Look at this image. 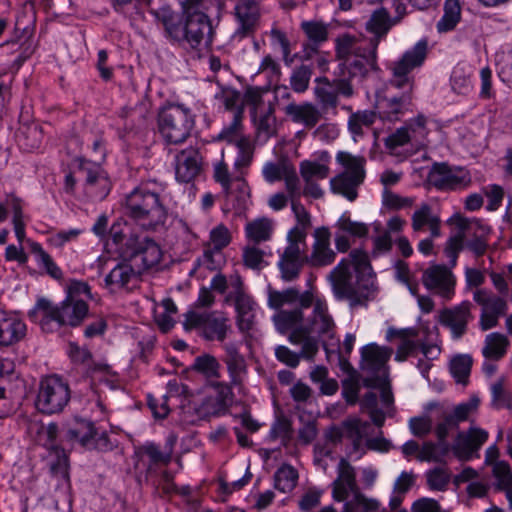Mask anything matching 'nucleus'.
I'll list each match as a JSON object with an SVG mask.
<instances>
[{"label": "nucleus", "mask_w": 512, "mask_h": 512, "mask_svg": "<svg viewBox=\"0 0 512 512\" xmlns=\"http://www.w3.org/2000/svg\"><path fill=\"white\" fill-rule=\"evenodd\" d=\"M338 300H347L351 308L366 306L376 292V275L369 256L362 249H353L326 276Z\"/></svg>", "instance_id": "nucleus-1"}, {"label": "nucleus", "mask_w": 512, "mask_h": 512, "mask_svg": "<svg viewBox=\"0 0 512 512\" xmlns=\"http://www.w3.org/2000/svg\"><path fill=\"white\" fill-rule=\"evenodd\" d=\"M66 291V298L59 305L41 299L30 312V317L39 323L43 331L79 326L88 315L87 300L92 299L90 286L86 282L72 280Z\"/></svg>", "instance_id": "nucleus-2"}, {"label": "nucleus", "mask_w": 512, "mask_h": 512, "mask_svg": "<svg viewBox=\"0 0 512 512\" xmlns=\"http://www.w3.org/2000/svg\"><path fill=\"white\" fill-rule=\"evenodd\" d=\"M165 189V184L155 180L141 182L125 196L124 214L144 230L164 229L168 219V209L163 202Z\"/></svg>", "instance_id": "nucleus-3"}, {"label": "nucleus", "mask_w": 512, "mask_h": 512, "mask_svg": "<svg viewBox=\"0 0 512 512\" xmlns=\"http://www.w3.org/2000/svg\"><path fill=\"white\" fill-rule=\"evenodd\" d=\"M162 24L166 36L171 40L185 41L191 48L201 50L212 42L213 29L209 17L200 11L188 8L183 15L169 7L151 11Z\"/></svg>", "instance_id": "nucleus-4"}, {"label": "nucleus", "mask_w": 512, "mask_h": 512, "mask_svg": "<svg viewBox=\"0 0 512 512\" xmlns=\"http://www.w3.org/2000/svg\"><path fill=\"white\" fill-rule=\"evenodd\" d=\"M306 246H299L300 257L297 262L285 259L284 250L279 254L277 263L282 280L292 282L299 278L305 264L312 268L330 266L336 259V252L331 247V233L328 227H318L313 232V243L309 255L305 254Z\"/></svg>", "instance_id": "nucleus-5"}, {"label": "nucleus", "mask_w": 512, "mask_h": 512, "mask_svg": "<svg viewBox=\"0 0 512 512\" xmlns=\"http://www.w3.org/2000/svg\"><path fill=\"white\" fill-rule=\"evenodd\" d=\"M336 162L342 171L330 179V190L353 202L358 197V188L366 177V159L362 155L339 151L336 154Z\"/></svg>", "instance_id": "nucleus-6"}, {"label": "nucleus", "mask_w": 512, "mask_h": 512, "mask_svg": "<svg viewBox=\"0 0 512 512\" xmlns=\"http://www.w3.org/2000/svg\"><path fill=\"white\" fill-rule=\"evenodd\" d=\"M112 238L115 243L121 244L122 256L131 260L140 258L143 269L157 266L162 259L160 246L147 236L124 230L116 231V227L113 226Z\"/></svg>", "instance_id": "nucleus-7"}, {"label": "nucleus", "mask_w": 512, "mask_h": 512, "mask_svg": "<svg viewBox=\"0 0 512 512\" xmlns=\"http://www.w3.org/2000/svg\"><path fill=\"white\" fill-rule=\"evenodd\" d=\"M428 52L426 39L418 41L411 49L390 65L389 85L396 89L414 91L415 79L412 71L423 65Z\"/></svg>", "instance_id": "nucleus-8"}, {"label": "nucleus", "mask_w": 512, "mask_h": 512, "mask_svg": "<svg viewBox=\"0 0 512 512\" xmlns=\"http://www.w3.org/2000/svg\"><path fill=\"white\" fill-rule=\"evenodd\" d=\"M193 124L190 110L182 105L167 106L159 114V131L170 144L183 143L189 137Z\"/></svg>", "instance_id": "nucleus-9"}, {"label": "nucleus", "mask_w": 512, "mask_h": 512, "mask_svg": "<svg viewBox=\"0 0 512 512\" xmlns=\"http://www.w3.org/2000/svg\"><path fill=\"white\" fill-rule=\"evenodd\" d=\"M70 400V388L67 382L56 375L43 378L36 397V408L44 414L61 412Z\"/></svg>", "instance_id": "nucleus-10"}, {"label": "nucleus", "mask_w": 512, "mask_h": 512, "mask_svg": "<svg viewBox=\"0 0 512 512\" xmlns=\"http://www.w3.org/2000/svg\"><path fill=\"white\" fill-rule=\"evenodd\" d=\"M228 317L219 311L186 313L183 322L186 330L201 329L202 336L208 341L223 342L230 330Z\"/></svg>", "instance_id": "nucleus-11"}, {"label": "nucleus", "mask_w": 512, "mask_h": 512, "mask_svg": "<svg viewBox=\"0 0 512 512\" xmlns=\"http://www.w3.org/2000/svg\"><path fill=\"white\" fill-rule=\"evenodd\" d=\"M291 210L296 223L286 234V246L283 250L285 259L289 258V262H297L300 257L299 246H306L308 230L312 226V221L311 214L300 200L291 202Z\"/></svg>", "instance_id": "nucleus-12"}, {"label": "nucleus", "mask_w": 512, "mask_h": 512, "mask_svg": "<svg viewBox=\"0 0 512 512\" xmlns=\"http://www.w3.org/2000/svg\"><path fill=\"white\" fill-rule=\"evenodd\" d=\"M67 437L73 443H78L87 449L108 451L112 443L106 433H99L92 421L83 418H74L67 425Z\"/></svg>", "instance_id": "nucleus-13"}, {"label": "nucleus", "mask_w": 512, "mask_h": 512, "mask_svg": "<svg viewBox=\"0 0 512 512\" xmlns=\"http://www.w3.org/2000/svg\"><path fill=\"white\" fill-rule=\"evenodd\" d=\"M428 182L441 191L460 190L471 184V175L462 167L435 163L429 171Z\"/></svg>", "instance_id": "nucleus-14"}, {"label": "nucleus", "mask_w": 512, "mask_h": 512, "mask_svg": "<svg viewBox=\"0 0 512 512\" xmlns=\"http://www.w3.org/2000/svg\"><path fill=\"white\" fill-rule=\"evenodd\" d=\"M229 285L232 290L226 295L225 302H234L240 330H250L255 318L256 303L244 292L243 281L238 274L230 277Z\"/></svg>", "instance_id": "nucleus-15"}, {"label": "nucleus", "mask_w": 512, "mask_h": 512, "mask_svg": "<svg viewBox=\"0 0 512 512\" xmlns=\"http://www.w3.org/2000/svg\"><path fill=\"white\" fill-rule=\"evenodd\" d=\"M488 432L482 428L471 425L466 431H460L451 450L455 457L460 461H469L474 457H479V450L488 439Z\"/></svg>", "instance_id": "nucleus-16"}, {"label": "nucleus", "mask_w": 512, "mask_h": 512, "mask_svg": "<svg viewBox=\"0 0 512 512\" xmlns=\"http://www.w3.org/2000/svg\"><path fill=\"white\" fill-rule=\"evenodd\" d=\"M423 285L445 300H450L455 294L456 279L452 271L444 265H433L422 275Z\"/></svg>", "instance_id": "nucleus-17"}, {"label": "nucleus", "mask_w": 512, "mask_h": 512, "mask_svg": "<svg viewBox=\"0 0 512 512\" xmlns=\"http://www.w3.org/2000/svg\"><path fill=\"white\" fill-rule=\"evenodd\" d=\"M336 472L337 476L331 484L332 498L337 502L345 503L350 495L353 496L360 490L356 479V469L347 459L341 458Z\"/></svg>", "instance_id": "nucleus-18"}, {"label": "nucleus", "mask_w": 512, "mask_h": 512, "mask_svg": "<svg viewBox=\"0 0 512 512\" xmlns=\"http://www.w3.org/2000/svg\"><path fill=\"white\" fill-rule=\"evenodd\" d=\"M223 350L224 356L222 361L226 366L229 381L238 392H242L248 374L245 357L240 353L238 345L233 342L224 344Z\"/></svg>", "instance_id": "nucleus-19"}, {"label": "nucleus", "mask_w": 512, "mask_h": 512, "mask_svg": "<svg viewBox=\"0 0 512 512\" xmlns=\"http://www.w3.org/2000/svg\"><path fill=\"white\" fill-rule=\"evenodd\" d=\"M305 329L322 340L332 339L336 333V324L324 300L316 299L312 314Z\"/></svg>", "instance_id": "nucleus-20"}, {"label": "nucleus", "mask_w": 512, "mask_h": 512, "mask_svg": "<svg viewBox=\"0 0 512 512\" xmlns=\"http://www.w3.org/2000/svg\"><path fill=\"white\" fill-rule=\"evenodd\" d=\"M202 171V157L198 148L190 146L175 156V177L178 182L190 183Z\"/></svg>", "instance_id": "nucleus-21"}, {"label": "nucleus", "mask_w": 512, "mask_h": 512, "mask_svg": "<svg viewBox=\"0 0 512 512\" xmlns=\"http://www.w3.org/2000/svg\"><path fill=\"white\" fill-rule=\"evenodd\" d=\"M471 307L470 302L463 301L452 308H445L440 311L438 322L449 328L454 338H460L465 334L467 325L472 319Z\"/></svg>", "instance_id": "nucleus-22"}, {"label": "nucleus", "mask_w": 512, "mask_h": 512, "mask_svg": "<svg viewBox=\"0 0 512 512\" xmlns=\"http://www.w3.org/2000/svg\"><path fill=\"white\" fill-rule=\"evenodd\" d=\"M84 174V189L87 196L103 200L111 189V182L104 170L95 164L86 163L80 167Z\"/></svg>", "instance_id": "nucleus-23"}, {"label": "nucleus", "mask_w": 512, "mask_h": 512, "mask_svg": "<svg viewBox=\"0 0 512 512\" xmlns=\"http://www.w3.org/2000/svg\"><path fill=\"white\" fill-rule=\"evenodd\" d=\"M375 47V43H372L368 37L362 34L343 33L335 40L336 56L343 62L348 61L351 57L362 55L370 51V48Z\"/></svg>", "instance_id": "nucleus-24"}, {"label": "nucleus", "mask_w": 512, "mask_h": 512, "mask_svg": "<svg viewBox=\"0 0 512 512\" xmlns=\"http://www.w3.org/2000/svg\"><path fill=\"white\" fill-rule=\"evenodd\" d=\"M413 91L403 90L400 96L382 97L378 101V113L382 120L398 121L410 110Z\"/></svg>", "instance_id": "nucleus-25"}, {"label": "nucleus", "mask_w": 512, "mask_h": 512, "mask_svg": "<svg viewBox=\"0 0 512 512\" xmlns=\"http://www.w3.org/2000/svg\"><path fill=\"white\" fill-rule=\"evenodd\" d=\"M392 349L389 347L369 344L362 348V368L363 370L375 374L379 373L381 378H386L388 367L387 362L392 355Z\"/></svg>", "instance_id": "nucleus-26"}, {"label": "nucleus", "mask_w": 512, "mask_h": 512, "mask_svg": "<svg viewBox=\"0 0 512 512\" xmlns=\"http://www.w3.org/2000/svg\"><path fill=\"white\" fill-rule=\"evenodd\" d=\"M27 327L22 319L12 313L0 311V347H10L26 336Z\"/></svg>", "instance_id": "nucleus-27"}, {"label": "nucleus", "mask_w": 512, "mask_h": 512, "mask_svg": "<svg viewBox=\"0 0 512 512\" xmlns=\"http://www.w3.org/2000/svg\"><path fill=\"white\" fill-rule=\"evenodd\" d=\"M411 226L414 232H423L428 230L432 238L441 235V219L433 213L432 207L427 203H422L412 214Z\"/></svg>", "instance_id": "nucleus-28"}, {"label": "nucleus", "mask_w": 512, "mask_h": 512, "mask_svg": "<svg viewBox=\"0 0 512 512\" xmlns=\"http://www.w3.org/2000/svg\"><path fill=\"white\" fill-rule=\"evenodd\" d=\"M331 156L328 151L317 153V160H303L299 164L302 180H324L330 174Z\"/></svg>", "instance_id": "nucleus-29"}, {"label": "nucleus", "mask_w": 512, "mask_h": 512, "mask_svg": "<svg viewBox=\"0 0 512 512\" xmlns=\"http://www.w3.org/2000/svg\"><path fill=\"white\" fill-rule=\"evenodd\" d=\"M275 223L273 219L263 216L246 223L244 228L247 242L261 244L270 241L274 233Z\"/></svg>", "instance_id": "nucleus-30"}, {"label": "nucleus", "mask_w": 512, "mask_h": 512, "mask_svg": "<svg viewBox=\"0 0 512 512\" xmlns=\"http://www.w3.org/2000/svg\"><path fill=\"white\" fill-rule=\"evenodd\" d=\"M285 113L290 119L304 125L306 128H313L321 119L320 110L312 103L302 104L290 103L285 107Z\"/></svg>", "instance_id": "nucleus-31"}, {"label": "nucleus", "mask_w": 512, "mask_h": 512, "mask_svg": "<svg viewBox=\"0 0 512 512\" xmlns=\"http://www.w3.org/2000/svg\"><path fill=\"white\" fill-rule=\"evenodd\" d=\"M9 214L12 215L15 235L19 242H23L26 237V223L22 212V204L19 199L11 197L7 198L4 204L0 203V222L5 221Z\"/></svg>", "instance_id": "nucleus-32"}, {"label": "nucleus", "mask_w": 512, "mask_h": 512, "mask_svg": "<svg viewBox=\"0 0 512 512\" xmlns=\"http://www.w3.org/2000/svg\"><path fill=\"white\" fill-rule=\"evenodd\" d=\"M138 272L133 266L123 261L118 263L109 274L105 277V286L110 292H117L118 290L127 287L133 280L137 278Z\"/></svg>", "instance_id": "nucleus-33"}, {"label": "nucleus", "mask_w": 512, "mask_h": 512, "mask_svg": "<svg viewBox=\"0 0 512 512\" xmlns=\"http://www.w3.org/2000/svg\"><path fill=\"white\" fill-rule=\"evenodd\" d=\"M394 22L391 20L389 12L382 7L375 10L365 24V29L373 36L368 38L378 47L380 41L387 35Z\"/></svg>", "instance_id": "nucleus-34"}, {"label": "nucleus", "mask_w": 512, "mask_h": 512, "mask_svg": "<svg viewBox=\"0 0 512 512\" xmlns=\"http://www.w3.org/2000/svg\"><path fill=\"white\" fill-rule=\"evenodd\" d=\"M377 49L378 47L370 48V51L356 57H351L348 61L343 62L342 65L348 70L351 77L363 78L370 71L378 69Z\"/></svg>", "instance_id": "nucleus-35"}, {"label": "nucleus", "mask_w": 512, "mask_h": 512, "mask_svg": "<svg viewBox=\"0 0 512 512\" xmlns=\"http://www.w3.org/2000/svg\"><path fill=\"white\" fill-rule=\"evenodd\" d=\"M223 193L226 199L232 202L233 208L237 212H242L247 209L251 198V187L246 177H236L234 184L223 190Z\"/></svg>", "instance_id": "nucleus-36"}, {"label": "nucleus", "mask_w": 512, "mask_h": 512, "mask_svg": "<svg viewBox=\"0 0 512 512\" xmlns=\"http://www.w3.org/2000/svg\"><path fill=\"white\" fill-rule=\"evenodd\" d=\"M303 320L304 314L300 308L279 310L272 317L276 330L281 334L294 333L296 330L305 329Z\"/></svg>", "instance_id": "nucleus-37"}, {"label": "nucleus", "mask_w": 512, "mask_h": 512, "mask_svg": "<svg viewBox=\"0 0 512 512\" xmlns=\"http://www.w3.org/2000/svg\"><path fill=\"white\" fill-rule=\"evenodd\" d=\"M176 441L177 437L172 434L167 438L165 451H161L160 448L153 443H147L139 449V453L142 457L148 459L150 468L156 465H168L172 459L173 448Z\"/></svg>", "instance_id": "nucleus-38"}, {"label": "nucleus", "mask_w": 512, "mask_h": 512, "mask_svg": "<svg viewBox=\"0 0 512 512\" xmlns=\"http://www.w3.org/2000/svg\"><path fill=\"white\" fill-rule=\"evenodd\" d=\"M418 335V332L414 328L402 329V330H388V338L398 337L401 342L397 347L395 360L402 362L405 361L409 356L414 355L415 351L419 347L417 341L414 340Z\"/></svg>", "instance_id": "nucleus-39"}, {"label": "nucleus", "mask_w": 512, "mask_h": 512, "mask_svg": "<svg viewBox=\"0 0 512 512\" xmlns=\"http://www.w3.org/2000/svg\"><path fill=\"white\" fill-rule=\"evenodd\" d=\"M239 31L245 35L251 32L259 19V7L253 0H242L235 7Z\"/></svg>", "instance_id": "nucleus-40"}, {"label": "nucleus", "mask_w": 512, "mask_h": 512, "mask_svg": "<svg viewBox=\"0 0 512 512\" xmlns=\"http://www.w3.org/2000/svg\"><path fill=\"white\" fill-rule=\"evenodd\" d=\"M252 117L259 137L267 140L276 134V118L274 116V108L270 103L267 104V107H262L259 111L252 112Z\"/></svg>", "instance_id": "nucleus-41"}, {"label": "nucleus", "mask_w": 512, "mask_h": 512, "mask_svg": "<svg viewBox=\"0 0 512 512\" xmlns=\"http://www.w3.org/2000/svg\"><path fill=\"white\" fill-rule=\"evenodd\" d=\"M288 340L294 345L301 344V352L298 353L300 357L311 359L317 353L319 349V340H322V338H318L316 335L308 332L306 329H299L294 333H290Z\"/></svg>", "instance_id": "nucleus-42"}, {"label": "nucleus", "mask_w": 512, "mask_h": 512, "mask_svg": "<svg viewBox=\"0 0 512 512\" xmlns=\"http://www.w3.org/2000/svg\"><path fill=\"white\" fill-rule=\"evenodd\" d=\"M426 123V117L423 115H418L405 125L409 138H411L410 144L416 150L423 149L427 146L429 130L426 127Z\"/></svg>", "instance_id": "nucleus-43"}, {"label": "nucleus", "mask_w": 512, "mask_h": 512, "mask_svg": "<svg viewBox=\"0 0 512 512\" xmlns=\"http://www.w3.org/2000/svg\"><path fill=\"white\" fill-rule=\"evenodd\" d=\"M492 475L495 479V488L505 492L509 507L512 509V468L510 464L508 462L495 463Z\"/></svg>", "instance_id": "nucleus-44"}, {"label": "nucleus", "mask_w": 512, "mask_h": 512, "mask_svg": "<svg viewBox=\"0 0 512 512\" xmlns=\"http://www.w3.org/2000/svg\"><path fill=\"white\" fill-rule=\"evenodd\" d=\"M191 370L201 374L207 380L220 378L221 365L217 358L211 354L197 356L191 366Z\"/></svg>", "instance_id": "nucleus-45"}, {"label": "nucleus", "mask_w": 512, "mask_h": 512, "mask_svg": "<svg viewBox=\"0 0 512 512\" xmlns=\"http://www.w3.org/2000/svg\"><path fill=\"white\" fill-rule=\"evenodd\" d=\"M473 300L482 307V312L505 313L507 304L504 299L485 289H477Z\"/></svg>", "instance_id": "nucleus-46"}, {"label": "nucleus", "mask_w": 512, "mask_h": 512, "mask_svg": "<svg viewBox=\"0 0 512 512\" xmlns=\"http://www.w3.org/2000/svg\"><path fill=\"white\" fill-rule=\"evenodd\" d=\"M508 345L509 340L504 334L490 333L485 338L482 354L485 358L499 360L506 354Z\"/></svg>", "instance_id": "nucleus-47"}, {"label": "nucleus", "mask_w": 512, "mask_h": 512, "mask_svg": "<svg viewBox=\"0 0 512 512\" xmlns=\"http://www.w3.org/2000/svg\"><path fill=\"white\" fill-rule=\"evenodd\" d=\"M444 14L437 22V30L440 33L453 30L461 19V5L459 0H445Z\"/></svg>", "instance_id": "nucleus-48"}, {"label": "nucleus", "mask_w": 512, "mask_h": 512, "mask_svg": "<svg viewBox=\"0 0 512 512\" xmlns=\"http://www.w3.org/2000/svg\"><path fill=\"white\" fill-rule=\"evenodd\" d=\"M232 236L230 230L224 225L219 224L210 231L207 249L204 252V259L210 260L213 251L220 252L231 242Z\"/></svg>", "instance_id": "nucleus-49"}, {"label": "nucleus", "mask_w": 512, "mask_h": 512, "mask_svg": "<svg viewBox=\"0 0 512 512\" xmlns=\"http://www.w3.org/2000/svg\"><path fill=\"white\" fill-rule=\"evenodd\" d=\"M298 478V472L293 466L283 464L274 474V487L282 493H289L296 487Z\"/></svg>", "instance_id": "nucleus-50"}, {"label": "nucleus", "mask_w": 512, "mask_h": 512, "mask_svg": "<svg viewBox=\"0 0 512 512\" xmlns=\"http://www.w3.org/2000/svg\"><path fill=\"white\" fill-rule=\"evenodd\" d=\"M17 139L22 149L29 152L34 151L42 144V128L37 124L24 126L20 129Z\"/></svg>", "instance_id": "nucleus-51"}, {"label": "nucleus", "mask_w": 512, "mask_h": 512, "mask_svg": "<svg viewBox=\"0 0 512 512\" xmlns=\"http://www.w3.org/2000/svg\"><path fill=\"white\" fill-rule=\"evenodd\" d=\"M301 29L312 46H319L328 39L329 26L322 21H303Z\"/></svg>", "instance_id": "nucleus-52"}, {"label": "nucleus", "mask_w": 512, "mask_h": 512, "mask_svg": "<svg viewBox=\"0 0 512 512\" xmlns=\"http://www.w3.org/2000/svg\"><path fill=\"white\" fill-rule=\"evenodd\" d=\"M426 484L431 491L445 492L451 482L452 474L448 468L435 467L426 474Z\"/></svg>", "instance_id": "nucleus-53"}, {"label": "nucleus", "mask_w": 512, "mask_h": 512, "mask_svg": "<svg viewBox=\"0 0 512 512\" xmlns=\"http://www.w3.org/2000/svg\"><path fill=\"white\" fill-rule=\"evenodd\" d=\"M30 248L31 252L35 256L36 262L39 266L45 269L48 275L57 280L62 278L63 274L61 269L39 243L32 242L30 244Z\"/></svg>", "instance_id": "nucleus-54"}, {"label": "nucleus", "mask_w": 512, "mask_h": 512, "mask_svg": "<svg viewBox=\"0 0 512 512\" xmlns=\"http://www.w3.org/2000/svg\"><path fill=\"white\" fill-rule=\"evenodd\" d=\"M450 449L447 443L425 442L417 455V459L422 462H443Z\"/></svg>", "instance_id": "nucleus-55"}, {"label": "nucleus", "mask_w": 512, "mask_h": 512, "mask_svg": "<svg viewBox=\"0 0 512 512\" xmlns=\"http://www.w3.org/2000/svg\"><path fill=\"white\" fill-rule=\"evenodd\" d=\"M379 508L376 499L366 497L360 490L343 504L341 512H373Z\"/></svg>", "instance_id": "nucleus-56"}, {"label": "nucleus", "mask_w": 512, "mask_h": 512, "mask_svg": "<svg viewBox=\"0 0 512 512\" xmlns=\"http://www.w3.org/2000/svg\"><path fill=\"white\" fill-rule=\"evenodd\" d=\"M375 112L364 110L358 111L350 115L348 119V129L355 137L362 136L364 128H369L375 121Z\"/></svg>", "instance_id": "nucleus-57"}, {"label": "nucleus", "mask_w": 512, "mask_h": 512, "mask_svg": "<svg viewBox=\"0 0 512 512\" xmlns=\"http://www.w3.org/2000/svg\"><path fill=\"white\" fill-rule=\"evenodd\" d=\"M6 44H18L19 55L15 60V66L17 69L31 57L35 52L36 46L33 37L29 32L24 29L19 37L6 42Z\"/></svg>", "instance_id": "nucleus-58"}, {"label": "nucleus", "mask_w": 512, "mask_h": 512, "mask_svg": "<svg viewBox=\"0 0 512 512\" xmlns=\"http://www.w3.org/2000/svg\"><path fill=\"white\" fill-rule=\"evenodd\" d=\"M242 119L243 108H237L233 115L232 122L223 128L218 139L225 140L228 143L236 144L239 139H245L247 136L242 135Z\"/></svg>", "instance_id": "nucleus-59"}, {"label": "nucleus", "mask_w": 512, "mask_h": 512, "mask_svg": "<svg viewBox=\"0 0 512 512\" xmlns=\"http://www.w3.org/2000/svg\"><path fill=\"white\" fill-rule=\"evenodd\" d=\"M247 172L241 169H234L230 172L228 165L224 161H220L214 165L213 178L220 184L222 191L234 184V179L238 176L246 177Z\"/></svg>", "instance_id": "nucleus-60"}, {"label": "nucleus", "mask_w": 512, "mask_h": 512, "mask_svg": "<svg viewBox=\"0 0 512 512\" xmlns=\"http://www.w3.org/2000/svg\"><path fill=\"white\" fill-rule=\"evenodd\" d=\"M299 297V290L295 288H288L283 291L269 290L268 292V306L275 310H282L284 305H291L297 302Z\"/></svg>", "instance_id": "nucleus-61"}, {"label": "nucleus", "mask_w": 512, "mask_h": 512, "mask_svg": "<svg viewBox=\"0 0 512 512\" xmlns=\"http://www.w3.org/2000/svg\"><path fill=\"white\" fill-rule=\"evenodd\" d=\"M258 245L248 242L243 248L242 259L247 268L260 270L267 264L264 260L266 252Z\"/></svg>", "instance_id": "nucleus-62"}, {"label": "nucleus", "mask_w": 512, "mask_h": 512, "mask_svg": "<svg viewBox=\"0 0 512 512\" xmlns=\"http://www.w3.org/2000/svg\"><path fill=\"white\" fill-rule=\"evenodd\" d=\"M234 145L238 149V154L234 161V169H241L242 171L247 172V169L253 160L254 146L249 137L239 139V141Z\"/></svg>", "instance_id": "nucleus-63"}, {"label": "nucleus", "mask_w": 512, "mask_h": 512, "mask_svg": "<svg viewBox=\"0 0 512 512\" xmlns=\"http://www.w3.org/2000/svg\"><path fill=\"white\" fill-rule=\"evenodd\" d=\"M472 366V359L467 355H458L450 362V371L457 383L466 384Z\"/></svg>", "instance_id": "nucleus-64"}]
</instances>
